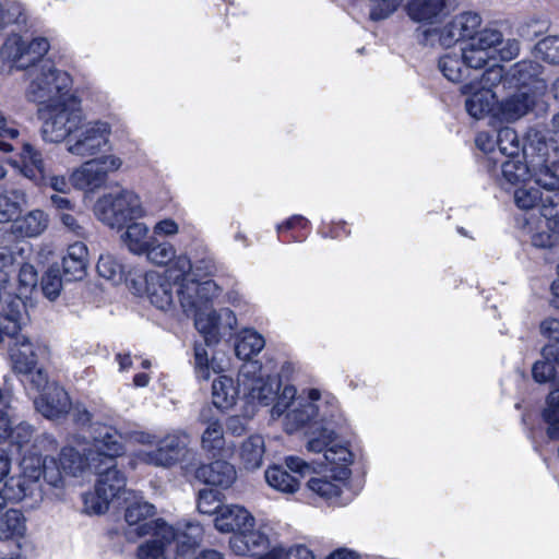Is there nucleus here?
Segmentation results:
<instances>
[{
    "instance_id": "31",
    "label": "nucleus",
    "mask_w": 559,
    "mask_h": 559,
    "mask_svg": "<svg viewBox=\"0 0 559 559\" xmlns=\"http://www.w3.org/2000/svg\"><path fill=\"white\" fill-rule=\"evenodd\" d=\"M64 479L66 475L70 476H79L87 468H94L97 459L93 456V451L87 450V452L82 455L74 448L67 447L61 450L59 462L52 457Z\"/></svg>"
},
{
    "instance_id": "56",
    "label": "nucleus",
    "mask_w": 559,
    "mask_h": 559,
    "mask_svg": "<svg viewBox=\"0 0 559 559\" xmlns=\"http://www.w3.org/2000/svg\"><path fill=\"white\" fill-rule=\"evenodd\" d=\"M41 290L46 298L55 300L62 289V278L58 267L50 266L41 278Z\"/></svg>"
},
{
    "instance_id": "1",
    "label": "nucleus",
    "mask_w": 559,
    "mask_h": 559,
    "mask_svg": "<svg viewBox=\"0 0 559 559\" xmlns=\"http://www.w3.org/2000/svg\"><path fill=\"white\" fill-rule=\"evenodd\" d=\"M424 36L427 44L445 48L463 43L462 58L474 69L484 68L496 53L501 60H512L520 52L518 39H504L498 28L484 27L480 13L474 10L454 14L442 27L426 29Z\"/></svg>"
},
{
    "instance_id": "36",
    "label": "nucleus",
    "mask_w": 559,
    "mask_h": 559,
    "mask_svg": "<svg viewBox=\"0 0 559 559\" xmlns=\"http://www.w3.org/2000/svg\"><path fill=\"white\" fill-rule=\"evenodd\" d=\"M27 533L26 518L16 509H9L0 515V540L19 542Z\"/></svg>"
},
{
    "instance_id": "50",
    "label": "nucleus",
    "mask_w": 559,
    "mask_h": 559,
    "mask_svg": "<svg viewBox=\"0 0 559 559\" xmlns=\"http://www.w3.org/2000/svg\"><path fill=\"white\" fill-rule=\"evenodd\" d=\"M206 344L194 345V371L199 379L209 380L211 371L218 372L221 369L216 366L214 359H209Z\"/></svg>"
},
{
    "instance_id": "2",
    "label": "nucleus",
    "mask_w": 559,
    "mask_h": 559,
    "mask_svg": "<svg viewBox=\"0 0 559 559\" xmlns=\"http://www.w3.org/2000/svg\"><path fill=\"white\" fill-rule=\"evenodd\" d=\"M21 475L9 478L2 487L9 502L37 508L44 500L41 478L53 488L63 487L62 474L52 456L26 455L21 460Z\"/></svg>"
},
{
    "instance_id": "45",
    "label": "nucleus",
    "mask_w": 559,
    "mask_h": 559,
    "mask_svg": "<svg viewBox=\"0 0 559 559\" xmlns=\"http://www.w3.org/2000/svg\"><path fill=\"white\" fill-rule=\"evenodd\" d=\"M265 341L261 334L251 329L243 330L236 342L235 353L238 358L247 360L258 355L264 347Z\"/></svg>"
},
{
    "instance_id": "12",
    "label": "nucleus",
    "mask_w": 559,
    "mask_h": 559,
    "mask_svg": "<svg viewBox=\"0 0 559 559\" xmlns=\"http://www.w3.org/2000/svg\"><path fill=\"white\" fill-rule=\"evenodd\" d=\"M144 254L155 265L169 264L164 272L173 276L175 283L185 280L192 270L190 258L186 253L177 254L175 246L168 241L154 238Z\"/></svg>"
},
{
    "instance_id": "5",
    "label": "nucleus",
    "mask_w": 559,
    "mask_h": 559,
    "mask_svg": "<svg viewBox=\"0 0 559 559\" xmlns=\"http://www.w3.org/2000/svg\"><path fill=\"white\" fill-rule=\"evenodd\" d=\"M94 214L103 224L121 228L130 221L144 217L146 211L138 193L120 189L99 197L94 205Z\"/></svg>"
},
{
    "instance_id": "33",
    "label": "nucleus",
    "mask_w": 559,
    "mask_h": 559,
    "mask_svg": "<svg viewBox=\"0 0 559 559\" xmlns=\"http://www.w3.org/2000/svg\"><path fill=\"white\" fill-rule=\"evenodd\" d=\"M70 180L78 189L93 191L104 186L107 178L105 171L99 168L98 163L93 158L75 169Z\"/></svg>"
},
{
    "instance_id": "10",
    "label": "nucleus",
    "mask_w": 559,
    "mask_h": 559,
    "mask_svg": "<svg viewBox=\"0 0 559 559\" xmlns=\"http://www.w3.org/2000/svg\"><path fill=\"white\" fill-rule=\"evenodd\" d=\"M188 444L189 436L183 431H175L159 440L156 449L136 451L134 460L157 467H171L186 455Z\"/></svg>"
},
{
    "instance_id": "14",
    "label": "nucleus",
    "mask_w": 559,
    "mask_h": 559,
    "mask_svg": "<svg viewBox=\"0 0 559 559\" xmlns=\"http://www.w3.org/2000/svg\"><path fill=\"white\" fill-rule=\"evenodd\" d=\"M186 314L194 317V325L203 335L206 345L216 344L221 335L233 330L237 323L235 313L227 308L219 311L207 309V307L199 308L195 312Z\"/></svg>"
},
{
    "instance_id": "19",
    "label": "nucleus",
    "mask_w": 559,
    "mask_h": 559,
    "mask_svg": "<svg viewBox=\"0 0 559 559\" xmlns=\"http://www.w3.org/2000/svg\"><path fill=\"white\" fill-rule=\"evenodd\" d=\"M26 319V306L21 296L9 294L0 311V342L14 341Z\"/></svg>"
},
{
    "instance_id": "46",
    "label": "nucleus",
    "mask_w": 559,
    "mask_h": 559,
    "mask_svg": "<svg viewBox=\"0 0 559 559\" xmlns=\"http://www.w3.org/2000/svg\"><path fill=\"white\" fill-rule=\"evenodd\" d=\"M343 484L344 481H338L331 473L330 476L311 477L307 483V488L313 495L329 501L340 496Z\"/></svg>"
},
{
    "instance_id": "61",
    "label": "nucleus",
    "mask_w": 559,
    "mask_h": 559,
    "mask_svg": "<svg viewBox=\"0 0 559 559\" xmlns=\"http://www.w3.org/2000/svg\"><path fill=\"white\" fill-rule=\"evenodd\" d=\"M534 181L549 192L559 190V176L547 166L540 167L534 173Z\"/></svg>"
},
{
    "instance_id": "29",
    "label": "nucleus",
    "mask_w": 559,
    "mask_h": 559,
    "mask_svg": "<svg viewBox=\"0 0 559 559\" xmlns=\"http://www.w3.org/2000/svg\"><path fill=\"white\" fill-rule=\"evenodd\" d=\"M87 247L82 241L70 245L62 259L63 275L67 281H82L87 273Z\"/></svg>"
},
{
    "instance_id": "49",
    "label": "nucleus",
    "mask_w": 559,
    "mask_h": 559,
    "mask_svg": "<svg viewBox=\"0 0 559 559\" xmlns=\"http://www.w3.org/2000/svg\"><path fill=\"white\" fill-rule=\"evenodd\" d=\"M27 16L21 3L10 2L3 4L0 2V33L9 25H24Z\"/></svg>"
},
{
    "instance_id": "44",
    "label": "nucleus",
    "mask_w": 559,
    "mask_h": 559,
    "mask_svg": "<svg viewBox=\"0 0 559 559\" xmlns=\"http://www.w3.org/2000/svg\"><path fill=\"white\" fill-rule=\"evenodd\" d=\"M438 68L447 80L454 83L466 78L468 69H473L463 60L462 51L460 53L447 52L442 55L439 59Z\"/></svg>"
},
{
    "instance_id": "28",
    "label": "nucleus",
    "mask_w": 559,
    "mask_h": 559,
    "mask_svg": "<svg viewBox=\"0 0 559 559\" xmlns=\"http://www.w3.org/2000/svg\"><path fill=\"white\" fill-rule=\"evenodd\" d=\"M229 544L237 555H246L247 552L258 555L260 551L267 549L271 542L263 527L254 530V526H249L240 534L234 535Z\"/></svg>"
},
{
    "instance_id": "62",
    "label": "nucleus",
    "mask_w": 559,
    "mask_h": 559,
    "mask_svg": "<svg viewBox=\"0 0 559 559\" xmlns=\"http://www.w3.org/2000/svg\"><path fill=\"white\" fill-rule=\"evenodd\" d=\"M370 17L374 21L390 16L400 5L401 0H370Z\"/></svg>"
},
{
    "instance_id": "43",
    "label": "nucleus",
    "mask_w": 559,
    "mask_h": 559,
    "mask_svg": "<svg viewBox=\"0 0 559 559\" xmlns=\"http://www.w3.org/2000/svg\"><path fill=\"white\" fill-rule=\"evenodd\" d=\"M265 480L273 489L287 495L295 493L300 487V479L280 465L271 466L265 471Z\"/></svg>"
},
{
    "instance_id": "58",
    "label": "nucleus",
    "mask_w": 559,
    "mask_h": 559,
    "mask_svg": "<svg viewBox=\"0 0 559 559\" xmlns=\"http://www.w3.org/2000/svg\"><path fill=\"white\" fill-rule=\"evenodd\" d=\"M17 282L21 297L22 295H27L34 288H36L38 283V274L34 265L29 263H23L19 271Z\"/></svg>"
},
{
    "instance_id": "4",
    "label": "nucleus",
    "mask_w": 559,
    "mask_h": 559,
    "mask_svg": "<svg viewBox=\"0 0 559 559\" xmlns=\"http://www.w3.org/2000/svg\"><path fill=\"white\" fill-rule=\"evenodd\" d=\"M26 75L28 84L25 88V98L40 107L72 95L70 74L56 68L50 60H45L28 70Z\"/></svg>"
},
{
    "instance_id": "8",
    "label": "nucleus",
    "mask_w": 559,
    "mask_h": 559,
    "mask_svg": "<svg viewBox=\"0 0 559 559\" xmlns=\"http://www.w3.org/2000/svg\"><path fill=\"white\" fill-rule=\"evenodd\" d=\"M238 385L243 390V395L250 403L263 406L274 402L281 390V381L276 377L262 374L257 361L245 364L238 373Z\"/></svg>"
},
{
    "instance_id": "23",
    "label": "nucleus",
    "mask_w": 559,
    "mask_h": 559,
    "mask_svg": "<svg viewBox=\"0 0 559 559\" xmlns=\"http://www.w3.org/2000/svg\"><path fill=\"white\" fill-rule=\"evenodd\" d=\"M461 92L467 95L465 109L471 117L478 120L490 115L493 118L497 102L492 91L478 88L475 82H469L461 86Z\"/></svg>"
},
{
    "instance_id": "42",
    "label": "nucleus",
    "mask_w": 559,
    "mask_h": 559,
    "mask_svg": "<svg viewBox=\"0 0 559 559\" xmlns=\"http://www.w3.org/2000/svg\"><path fill=\"white\" fill-rule=\"evenodd\" d=\"M265 452L264 439L260 435L247 438L239 450V456L243 467L249 471L261 467Z\"/></svg>"
},
{
    "instance_id": "59",
    "label": "nucleus",
    "mask_w": 559,
    "mask_h": 559,
    "mask_svg": "<svg viewBox=\"0 0 559 559\" xmlns=\"http://www.w3.org/2000/svg\"><path fill=\"white\" fill-rule=\"evenodd\" d=\"M16 252L9 246H0V283L9 284V275L14 272Z\"/></svg>"
},
{
    "instance_id": "15",
    "label": "nucleus",
    "mask_w": 559,
    "mask_h": 559,
    "mask_svg": "<svg viewBox=\"0 0 559 559\" xmlns=\"http://www.w3.org/2000/svg\"><path fill=\"white\" fill-rule=\"evenodd\" d=\"M178 302L185 313L195 312L199 308H206V304L218 296L219 287L212 280L199 281L191 278V273L185 280L176 282Z\"/></svg>"
},
{
    "instance_id": "30",
    "label": "nucleus",
    "mask_w": 559,
    "mask_h": 559,
    "mask_svg": "<svg viewBox=\"0 0 559 559\" xmlns=\"http://www.w3.org/2000/svg\"><path fill=\"white\" fill-rule=\"evenodd\" d=\"M174 537L166 545V557L175 559L169 552L171 543H176L178 556H183L194 549L201 542L203 536V528L197 522H185L174 528Z\"/></svg>"
},
{
    "instance_id": "54",
    "label": "nucleus",
    "mask_w": 559,
    "mask_h": 559,
    "mask_svg": "<svg viewBox=\"0 0 559 559\" xmlns=\"http://www.w3.org/2000/svg\"><path fill=\"white\" fill-rule=\"evenodd\" d=\"M535 56L551 64H559V36L540 39L534 48Z\"/></svg>"
},
{
    "instance_id": "35",
    "label": "nucleus",
    "mask_w": 559,
    "mask_h": 559,
    "mask_svg": "<svg viewBox=\"0 0 559 559\" xmlns=\"http://www.w3.org/2000/svg\"><path fill=\"white\" fill-rule=\"evenodd\" d=\"M238 383L236 384L233 378L221 376L213 381L212 384V402L213 405L225 412L233 408L239 396Z\"/></svg>"
},
{
    "instance_id": "18",
    "label": "nucleus",
    "mask_w": 559,
    "mask_h": 559,
    "mask_svg": "<svg viewBox=\"0 0 559 559\" xmlns=\"http://www.w3.org/2000/svg\"><path fill=\"white\" fill-rule=\"evenodd\" d=\"M45 353L46 346L25 335L17 336L9 346L10 360L16 373H32Z\"/></svg>"
},
{
    "instance_id": "34",
    "label": "nucleus",
    "mask_w": 559,
    "mask_h": 559,
    "mask_svg": "<svg viewBox=\"0 0 559 559\" xmlns=\"http://www.w3.org/2000/svg\"><path fill=\"white\" fill-rule=\"evenodd\" d=\"M447 8V0H409L406 5L408 16L418 23L437 22Z\"/></svg>"
},
{
    "instance_id": "41",
    "label": "nucleus",
    "mask_w": 559,
    "mask_h": 559,
    "mask_svg": "<svg viewBox=\"0 0 559 559\" xmlns=\"http://www.w3.org/2000/svg\"><path fill=\"white\" fill-rule=\"evenodd\" d=\"M201 420L205 425L201 436V447L213 456L218 455L225 445L223 425L217 418L205 419L202 417Z\"/></svg>"
},
{
    "instance_id": "60",
    "label": "nucleus",
    "mask_w": 559,
    "mask_h": 559,
    "mask_svg": "<svg viewBox=\"0 0 559 559\" xmlns=\"http://www.w3.org/2000/svg\"><path fill=\"white\" fill-rule=\"evenodd\" d=\"M221 507L222 504L215 491L211 489L200 490L198 498L199 512L203 514H215L216 516Z\"/></svg>"
},
{
    "instance_id": "26",
    "label": "nucleus",
    "mask_w": 559,
    "mask_h": 559,
    "mask_svg": "<svg viewBox=\"0 0 559 559\" xmlns=\"http://www.w3.org/2000/svg\"><path fill=\"white\" fill-rule=\"evenodd\" d=\"M195 478L204 484L227 489L235 483L237 473L234 465L217 460L199 466L195 471Z\"/></svg>"
},
{
    "instance_id": "32",
    "label": "nucleus",
    "mask_w": 559,
    "mask_h": 559,
    "mask_svg": "<svg viewBox=\"0 0 559 559\" xmlns=\"http://www.w3.org/2000/svg\"><path fill=\"white\" fill-rule=\"evenodd\" d=\"M15 165L20 173L32 180L35 185L44 182L45 173L48 170L43 159L41 153L32 144L24 143L21 151V163Z\"/></svg>"
},
{
    "instance_id": "63",
    "label": "nucleus",
    "mask_w": 559,
    "mask_h": 559,
    "mask_svg": "<svg viewBox=\"0 0 559 559\" xmlns=\"http://www.w3.org/2000/svg\"><path fill=\"white\" fill-rule=\"evenodd\" d=\"M335 440L334 432L326 428L322 429L317 437H312L308 443L307 449L310 452L321 453L325 456V450L333 445Z\"/></svg>"
},
{
    "instance_id": "6",
    "label": "nucleus",
    "mask_w": 559,
    "mask_h": 559,
    "mask_svg": "<svg viewBox=\"0 0 559 559\" xmlns=\"http://www.w3.org/2000/svg\"><path fill=\"white\" fill-rule=\"evenodd\" d=\"M49 49L50 43L46 37L27 40L19 34H11L0 47V69L31 70L45 61L43 58Z\"/></svg>"
},
{
    "instance_id": "57",
    "label": "nucleus",
    "mask_w": 559,
    "mask_h": 559,
    "mask_svg": "<svg viewBox=\"0 0 559 559\" xmlns=\"http://www.w3.org/2000/svg\"><path fill=\"white\" fill-rule=\"evenodd\" d=\"M57 218L61 223L62 227L70 234L79 238H85L87 230L80 219L79 213L75 210L70 212L57 213Z\"/></svg>"
},
{
    "instance_id": "48",
    "label": "nucleus",
    "mask_w": 559,
    "mask_h": 559,
    "mask_svg": "<svg viewBox=\"0 0 559 559\" xmlns=\"http://www.w3.org/2000/svg\"><path fill=\"white\" fill-rule=\"evenodd\" d=\"M97 272L103 278L112 282L114 284L123 281V266L111 254H102L97 262Z\"/></svg>"
},
{
    "instance_id": "16",
    "label": "nucleus",
    "mask_w": 559,
    "mask_h": 559,
    "mask_svg": "<svg viewBox=\"0 0 559 559\" xmlns=\"http://www.w3.org/2000/svg\"><path fill=\"white\" fill-rule=\"evenodd\" d=\"M144 293L150 302L163 311L173 310L178 302L177 289L179 285L168 273L157 271L146 272L143 277Z\"/></svg>"
},
{
    "instance_id": "13",
    "label": "nucleus",
    "mask_w": 559,
    "mask_h": 559,
    "mask_svg": "<svg viewBox=\"0 0 559 559\" xmlns=\"http://www.w3.org/2000/svg\"><path fill=\"white\" fill-rule=\"evenodd\" d=\"M8 441L19 449L22 459L26 455L37 457L50 456L49 454L58 448L57 441L50 435H34L33 427L25 421L13 426Z\"/></svg>"
},
{
    "instance_id": "27",
    "label": "nucleus",
    "mask_w": 559,
    "mask_h": 559,
    "mask_svg": "<svg viewBox=\"0 0 559 559\" xmlns=\"http://www.w3.org/2000/svg\"><path fill=\"white\" fill-rule=\"evenodd\" d=\"M49 215L40 209H34L19 215L11 225L12 234L21 238H37L49 226Z\"/></svg>"
},
{
    "instance_id": "7",
    "label": "nucleus",
    "mask_w": 559,
    "mask_h": 559,
    "mask_svg": "<svg viewBox=\"0 0 559 559\" xmlns=\"http://www.w3.org/2000/svg\"><path fill=\"white\" fill-rule=\"evenodd\" d=\"M108 466L105 471H100L98 465H95V473L98 474V479L95 485L94 491L86 492L83 496L84 510L88 514H103L109 504L124 493L126 477L118 471L112 463H107Z\"/></svg>"
},
{
    "instance_id": "9",
    "label": "nucleus",
    "mask_w": 559,
    "mask_h": 559,
    "mask_svg": "<svg viewBox=\"0 0 559 559\" xmlns=\"http://www.w3.org/2000/svg\"><path fill=\"white\" fill-rule=\"evenodd\" d=\"M330 401H322L321 392L317 389L308 391L307 395H299L295 405L284 414V429L293 433L310 420L319 418L324 421L333 417V412L328 411Z\"/></svg>"
},
{
    "instance_id": "25",
    "label": "nucleus",
    "mask_w": 559,
    "mask_h": 559,
    "mask_svg": "<svg viewBox=\"0 0 559 559\" xmlns=\"http://www.w3.org/2000/svg\"><path fill=\"white\" fill-rule=\"evenodd\" d=\"M38 413L48 419H57L66 415L71 407L68 393L58 385H49L47 392L34 401Z\"/></svg>"
},
{
    "instance_id": "55",
    "label": "nucleus",
    "mask_w": 559,
    "mask_h": 559,
    "mask_svg": "<svg viewBox=\"0 0 559 559\" xmlns=\"http://www.w3.org/2000/svg\"><path fill=\"white\" fill-rule=\"evenodd\" d=\"M297 390L293 385H285L283 386L282 391H278L277 395L275 396V404L271 409V416L272 418H280L284 414H286L289 408H292L295 405V402H297L296 396Z\"/></svg>"
},
{
    "instance_id": "53",
    "label": "nucleus",
    "mask_w": 559,
    "mask_h": 559,
    "mask_svg": "<svg viewBox=\"0 0 559 559\" xmlns=\"http://www.w3.org/2000/svg\"><path fill=\"white\" fill-rule=\"evenodd\" d=\"M497 146L501 154L508 157H518L520 140L516 132L509 127L501 128L497 133Z\"/></svg>"
},
{
    "instance_id": "52",
    "label": "nucleus",
    "mask_w": 559,
    "mask_h": 559,
    "mask_svg": "<svg viewBox=\"0 0 559 559\" xmlns=\"http://www.w3.org/2000/svg\"><path fill=\"white\" fill-rule=\"evenodd\" d=\"M508 76V72H504L502 66L493 64L488 68L480 76L479 81L473 80L478 88L492 90L498 84H502L503 88L512 87L511 82H504Z\"/></svg>"
},
{
    "instance_id": "17",
    "label": "nucleus",
    "mask_w": 559,
    "mask_h": 559,
    "mask_svg": "<svg viewBox=\"0 0 559 559\" xmlns=\"http://www.w3.org/2000/svg\"><path fill=\"white\" fill-rule=\"evenodd\" d=\"M92 447L93 456L100 462L114 463L117 456L124 452L121 433L111 425L95 423L92 425Z\"/></svg>"
},
{
    "instance_id": "47",
    "label": "nucleus",
    "mask_w": 559,
    "mask_h": 559,
    "mask_svg": "<svg viewBox=\"0 0 559 559\" xmlns=\"http://www.w3.org/2000/svg\"><path fill=\"white\" fill-rule=\"evenodd\" d=\"M257 559H316L312 550L305 545H294L288 549L282 546H274Z\"/></svg>"
},
{
    "instance_id": "38",
    "label": "nucleus",
    "mask_w": 559,
    "mask_h": 559,
    "mask_svg": "<svg viewBox=\"0 0 559 559\" xmlns=\"http://www.w3.org/2000/svg\"><path fill=\"white\" fill-rule=\"evenodd\" d=\"M324 460L332 466L331 473L338 481H345L350 475L349 465L353 462V454L347 447L333 443L325 450Z\"/></svg>"
},
{
    "instance_id": "51",
    "label": "nucleus",
    "mask_w": 559,
    "mask_h": 559,
    "mask_svg": "<svg viewBox=\"0 0 559 559\" xmlns=\"http://www.w3.org/2000/svg\"><path fill=\"white\" fill-rule=\"evenodd\" d=\"M510 158L502 163L504 179L512 185L524 182L530 177L528 166L518 157Z\"/></svg>"
},
{
    "instance_id": "64",
    "label": "nucleus",
    "mask_w": 559,
    "mask_h": 559,
    "mask_svg": "<svg viewBox=\"0 0 559 559\" xmlns=\"http://www.w3.org/2000/svg\"><path fill=\"white\" fill-rule=\"evenodd\" d=\"M547 221H548L547 228L551 230V234L535 235L533 237V245L536 247H540V248L552 247L557 241L556 234L559 231V217H556L552 219H547Z\"/></svg>"
},
{
    "instance_id": "40",
    "label": "nucleus",
    "mask_w": 559,
    "mask_h": 559,
    "mask_svg": "<svg viewBox=\"0 0 559 559\" xmlns=\"http://www.w3.org/2000/svg\"><path fill=\"white\" fill-rule=\"evenodd\" d=\"M543 72V66L534 60H522L508 71L504 82H511L512 87L526 90V85Z\"/></svg>"
},
{
    "instance_id": "20",
    "label": "nucleus",
    "mask_w": 559,
    "mask_h": 559,
    "mask_svg": "<svg viewBox=\"0 0 559 559\" xmlns=\"http://www.w3.org/2000/svg\"><path fill=\"white\" fill-rule=\"evenodd\" d=\"M533 105L534 98L527 90L515 88L514 93L497 102L493 119L513 122L525 116Z\"/></svg>"
},
{
    "instance_id": "37",
    "label": "nucleus",
    "mask_w": 559,
    "mask_h": 559,
    "mask_svg": "<svg viewBox=\"0 0 559 559\" xmlns=\"http://www.w3.org/2000/svg\"><path fill=\"white\" fill-rule=\"evenodd\" d=\"M154 238L150 236L148 226L141 222H133L127 225L121 235L122 243L134 254L141 255L147 250Z\"/></svg>"
},
{
    "instance_id": "21",
    "label": "nucleus",
    "mask_w": 559,
    "mask_h": 559,
    "mask_svg": "<svg viewBox=\"0 0 559 559\" xmlns=\"http://www.w3.org/2000/svg\"><path fill=\"white\" fill-rule=\"evenodd\" d=\"M514 201L522 210H531L540 202V213L546 219L559 217V193L544 198L537 188L524 186L515 190Z\"/></svg>"
},
{
    "instance_id": "3",
    "label": "nucleus",
    "mask_w": 559,
    "mask_h": 559,
    "mask_svg": "<svg viewBox=\"0 0 559 559\" xmlns=\"http://www.w3.org/2000/svg\"><path fill=\"white\" fill-rule=\"evenodd\" d=\"M43 121L41 139L47 143H61L70 139L84 121L81 102L73 94L38 109Z\"/></svg>"
},
{
    "instance_id": "24",
    "label": "nucleus",
    "mask_w": 559,
    "mask_h": 559,
    "mask_svg": "<svg viewBox=\"0 0 559 559\" xmlns=\"http://www.w3.org/2000/svg\"><path fill=\"white\" fill-rule=\"evenodd\" d=\"M549 334L551 341L544 346L542 359L536 361L532 368L533 378L539 383L548 382L558 374L559 367V332H543Z\"/></svg>"
},
{
    "instance_id": "11",
    "label": "nucleus",
    "mask_w": 559,
    "mask_h": 559,
    "mask_svg": "<svg viewBox=\"0 0 559 559\" xmlns=\"http://www.w3.org/2000/svg\"><path fill=\"white\" fill-rule=\"evenodd\" d=\"M111 129L107 122L96 120L82 123L69 139L67 150L79 157L94 156L109 144Z\"/></svg>"
},
{
    "instance_id": "22",
    "label": "nucleus",
    "mask_w": 559,
    "mask_h": 559,
    "mask_svg": "<svg viewBox=\"0 0 559 559\" xmlns=\"http://www.w3.org/2000/svg\"><path fill=\"white\" fill-rule=\"evenodd\" d=\"M255 520L242 506L225 504L219 508L214 519L215 528L222 533L240 534L249 526H254Z\"/></svg>"
},
{
    "instance_id": "39",
    "label": "nucleus",
    "mask_w": 559,
    "mask_h": 559,
    "mask_svg": "<svg viewBox=\"0 0 559 559\" xmlns=\"http://www.w3.org/2000/svg\"><path fill=\"white\" fill-rule=\"evenodd\" d=\"M27 195L24 190L12 189L0 193V223L12 222L27 205Z\"/></svg>"
}]
</instances>
